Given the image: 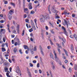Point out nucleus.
Returning a JSON list of instances; mask_svg holds the SVG:
<instances>
[{
    "label": "nucleus",
    "instance_id": "nucleus-25",
    "mask_svg": "<svg viewBox=\"0 0 77 77\" xmlns=\"http://www.w3.org/2000/svg\"><path fill=\"white\" fill-rule=\"evenodd\" d=\"M24 30H23V31H22V36H24V33H25V32H24Z\"/></svg>",
    "mask_w": 77,
    "mask_h": 77
},
{
    "label": "nucleus",
    "instance_id": "nucleus-10",
    "mask_svg": "<svg viewBox=\"0 0 77 77\" xmlns=\"http://www.w3.org/2000/svg\"><path fill=\"white\" fill-rule=\"evenodd\" d=\"M27 71L28 73L29 77H32V75H31V73H30V71H29V69L28 68H27Z\"/></svg>",
    "mask_w": 77,
    "mask_h": 77
},
{
    "label": "nucleus",
    "instance_id": "nucleus-1",
    "mask_svg": "<svg viewBox=\"0 0 77 77\" xmlns=\"http://www.w3.org/2000/svg\"><path fill=\"white\" fill-rule=\"evenodd\" d=\"M47 19V18H50L49 17H46V16H44V15H42L41 16V18L40 19V20L42 23H44L45 21V19Z\"/></svg>",
    "mask_w": 77,
    "mask_h": 77
},
{
    "label": "nucleus",
    "instance_id": "nucleus-8",
    "mask_svg": "<svg viewBox=\"0 0 77 77\" xmlns=\"http://www.w3.org/2000/svg\"><path fill=\"white\" fill-rule=\"evenodd\" d=\"M51 11H52V12L54 13V12H56L57 11H56V10L54 9V7H52V8H51Z\"/></svg>",
    "mask_w": 77,
    "mask_h": 77
},
{
    "label": "nucleus",
    "instance_id": "nucleus-37",
    "mask_svg": "<svg viewBox=\"0 0 77 77\" xmlns=\"http://www.w3.org/2000/svg\"><path fill=\"white\" fill-rule=\"evenodd\" d=\"M60 65H62V63H61V61L60 60H59L58 61Z\"/></svg>",
    "mask_w": 77,
    "mask_h": 77
},
{
    "label": "nucleus",
    "instance_id": "nucleus-24",
    "mask_svg": "<svg viewBox=\"0 0 77 77\" xmlns=\"http://www.w3.org/2000/svg\"><path fill=\"white\" fill-rule=\"evenodd\" d=\"M11 5H12V6H14V7H15V4H14L13 3L11 2Z\"/></svg>",
    "mask_w": 77,
    "mask_h": 77
},
{
    "label": "nucleus",
    "instance_id": "nucleus-56",
    "mask_svg": "<svg viewBox=\"0 0 77 77\" xmlns=\"http://www.w3.org/2000/svg\"><path fill=\"white\" fill-rule=\"evenodd\" d=\"M7 28H8V29H9V24H7Z\"/></svg>",
    "mask_w": 77,
    "mask_h": 77
},
{
    "label": "nucleus",
    "instance_id": "nucleus-48",
    "mask_svg": "<svg viewBox=\"0 0 77 77\" xmlns=\"http://www.w3.org/2000/svg\"><path fill=\"white\" fill-rule=\"evenodd\" d=\"M25 21L26 23H29V20L28 19H26Z\"/></svg>",
    "mask_w": 77,
    "mask_h": 77
},
{
    "label": "nucleus",
    "instance_id": "nucleus-58",
    "mask_svg": "<svg viewBox=\"0 0 77 77\" xmlns=\"http://www.w3.org/2000/svg\"><path fill=\"white\" fill-rule=\"evenodd\" d=\"M3 42H5V41H6V40H5V38H3Z\"/></svg>",
    "mask_w": 77,
    "mask_h": 77
},
{
    "label": "nucleus",
    "instance_id": "nucleus-47",
    "mask_svg": "<svg viewBox=\"0 0 77 77\" xmlns=\"http://www.w3.org/2000/svg\"><path fill=\"white\" fill-rule=\"evenodd\" d=\"M38 1L37 0H36L34 1V3H35V4H36L37 3H38Z\"/></svg>",
    "mask_w": 77,
    "mask_h": 77
},
{
    "label": "nucleus",
    "instance_id": "nucleus-42",
    "mask_svg": "<svg viewBox=\"0 0 77 77\" xmlns=\"http://www.w3.org/2000/svg\"><path fill=\"white\" fill-rule=\"evenodd\" d=\"M69 71L70 72H71V71H72V69H71V68H69Z\"/></svg>",
    "mask_w": 77,
    "mask_h": 77
},
{
    "label": "nucleus",
    "instance_id": "nucleus-7",
    "mask_svg": "<svg viewBox=\"0 0 77 77\" xmlns=\"http://www.w3.org/2000/svg\"><path fill=\"white\" fill-rule=\"evenodd\" d=\"M55 59L57 62L59 61V59L57 58V57L56 54H55Z\"/></svg>",
    "mask_w": 77,
    "mask_h": 77
},
{
    "label": "nucleus",
    "instance_id": "nucleus-36",
    "mask_svg": "<svg viewBox=\"0 0 77 77\" xmlns=\"http://www.w3.org/2000/svg\"><path fill=\"white\" fill-rule=\"evenodd\" d=\"M24 11L25 12V11H29V10H28V8H24Z\"/></svg>",
    "mask_w": 77,
    "mask_h": 77
},
{
    "label": "nucleus",
    "instance_id": "nucleus-50",
    "mask_svg": "<svg viewBox=\"0 0 77 77\" xmlns=\"http://www.w3.org/2000/svg\"><path fill=\"white\" fill-rule=\"evenodd\" d=\"M51 32L52 33L54 34V31L53 30H51Z\"/></svg>",
    "mask_w": 77,
    "mask_h": 77
},
{
    "label": "nucleus",
    "instance_id": "nucleus-14",
    "mask_svg": "<svg viewBox=\"0 0 77 77\" xmlns=\"http://www.w3.org/2000/svg\"><path fill=\"white\" fill-rule=\"evenodd\" d=\"M31 22L32 26H35V24H34V23H33V21L32 20H31Z\"/></svg>",
    "mask_w": 77,
    "mask_h": 77
},
{
    "label": "nucleus",
    "instance_id": "nucleus-45",
    "mask_svg": "<svg viewBox=\"0 0 77 77\" xmlns=\"http://www.w3.org/2000/svg\"><path fill=\"white\" fill-rule=\"evenodd\" d=\"M29 32H32V31H33V29H32V28L31 29H30L29 30Z\"/></svg>",
    "mask_w": 77,
    "mask_h": 77
},
{
    "label": "nucleus",
    "instance_id": "nucleus-21",
    "mask_svg": "<svg viewBox=\"0 0 77 77\" xmlns=\"http://www.w3.org/2000/svg\"><path fill=\"white\" fill-rule=\"evenodd\" d=\"M2 51L3 52H4V51H6V49L5 48H2Z\"/></svg>",
    "mask_w": 77,
    "mask_h": 77
},
{
    "label": "nucleus",
    "instance_id": "nucleus-6",
    "mask_svg": "<svg viewBox=\"0 0 77 77\" xmlns=\"http://www.w3.org/2000/svg\"><path fill=\"white\" fill-rule=\"evenodd\" d=\"M40 49L41 54H42L43 56H44V52H43V49H42V47L41 46H40Z\"/></svg>",
    "mask_w": 77,
    "mask_h": 77
},
{
    "label": "nucleus",
    "instance_id": "nucleus-2",
    "mask_svg": "<svg viewBox=\"0 0 77 77\" xmlns=\"http://www.w3.org/2000/svg\"><path fill=\"white\" fill-rule=\"evenodd\" d=\"M64 23H63V25H65L66 24L67 25V28H68V21L69 20H65V19H64Z\"/></svg>",
    "mask_w": 77,
    "mask_h": 77
},
{
    "label": "nucleus",
    "instance_id": "nucleus-23",
    "mask_svg": "<svg viewBox=\"0 0 77 77\" xmlns=\"http://www.w3.org/2000/svg\"><path fill=\"white\" fill-rule=\"evenodd\" d=\"M35 11H31L30 12V14H35Z\"/></svg>",
    "mask_w": 77,
    "mask_h": 77
},
{
    "label": "nucleus",
    "instance_id": "nucleus-55",
    "mask_svg": "<svg viewBox=\"0 0 77 77\" xmlns=\"http://www.w3.org/2000/svg\"><path fill=\"white\" fill-rule=\"evenodd\" d=\"M47 48H48V50H50V49L51 48V47H50V46H48L47 47Z\"/></svg>",
    "mask_w": 77,
    "mask_h": 77
},
{
    "label": "nucleus",
    "instance_id": "nucleus-54",
    "mask_svg": "<svg viewBox=\"0 0 77 77\" xmlns=\"http://www.w3.org/2000/svg\"><path fill=\"white\" fill-rule=\"evenodd\" d=\"M49 23L50 24V25H51V26L52 27H53V25L52 24H51V23L50 22H49Z\"/></svg>",
    "mask_w": 77,
    "mask_h": 77
},
{
    "label": "nucleus",
    "instance_id": "nucleus-59",
    "mask_svg": "<svg viewBox=\"0 0 77 77\" xmlns=\"http://www.w3.org/2000/svg\"><path fill=\"white\" fill-rule=\"evenodd\" d=\"M65 52L66 55L68 56V53H67L68 52H67V51H66Z\"/></svg>",
    "mask_w": 77,
    "mask_h": 77
},
{
    "label": "nucleus",
    "instance_id": "nucleus-9",
    "mask_svg": "<svg viewBox=\"0 0 77 77\" xmlns=\"http://www.w3.org/2000/svg\"><path fill=\"white\" fill-rule=\"evenodd\" d=\"M32 3H29V9H32Z\"/></svg>",
    "mask_w": 77,
    "mask_h": 77
},
{
    "label": "nucleus",
    "instance_id": "nucleus-16",
    "mask_svg": "<svg viewBox=\"0 0 77 77\" xmlns=\"http://www.w3.org/2000/svg\"><path fill=\"white\" fill-rule=\"evenodd\" d=\"M50 55L51 57V58H52V59H54L53 58H54V57H53V54H51V53H50Z\"/></svg>",
    "mask_w": 77,
    "mask_h": 77
},
{
    "label": "nucleus",
    "instance_id": "nucleus-20",
    "mask_svg": "<svg viewBox=\"0 0 77 77\" xmlns=\"http://www.w3.org/2000/svg\"><path fill=\"white\" fill-rule=\"evenodd\" d=\"M33 47L32 45H30V50H33Z\"/></svg>",
    "mask_w": 77,
    "mask_h": 77
},
{
    "label": "nucleus",
    "instance_id": "nucleus-43",
    "mask_svg": "<svg viewBox=\"0 0 77 77\" xmlns=\"http://www.w3.org/2000/svg\"><path fill=\"white\" fill-rule=\"evenodd\" d=\"M52 68L53 69H55V66H54V65H53V66H52Z\"/></svg>",
    "mask_w": 77,
    "mask_h": 77
},
{
    "label": "nucleus",
    "instance_id": "nucleus-30",
    "mask_svg": "<svg viewBox=\"0 0 77 77\" xmlns=\"http://www.w3.org/2000/svg\"><path fill=\"white\" fill-rule=\"evenodd\" d=\"M68 32H69V33L70 34H71L72 33H71V30H70V29H68Z\"/></svg>",
    "mask_w": 77,
    "mask_h": 77
},
{
    "label": "nucleus",
    "instance_id": "nucleus-62",
    "mask_svg": "<svg viewBox=\"0 0 77 77\" xmlns=\"http://www.w3.org/2000/svg\"><path fill=\"white\" fill-rule=\"evenodd\" d=\"M9 70L10 72H12V68L10 67L9 68Z\"/></svg>",
    "mask_w": 77,
    "mask_h": 77
},
{
    "label": "nucleus",
    "instance_id": "nucleus-39",
    "mask_svg": "<svg viewBox=\"0 0 77 77\" xmlns=\"http://www.w3.org/2000/svg\"><path fill=\"white\" fill-rule=\"evenodd\" d=\"M29 65L31 67H33V64H32V63H30Z\"/></svg>",
    "mask_w": 77,
    "mask_h": 77
},
{
    "label": "nucleus",
    "instance_id": "nucleus-32",
    "mask_svg": "<svg viewBox=\"0 0 77 77\" xmlns=\"http://www.w3.org/2000/svg\"><path fill=\"white\" fill-rule=\"evenodd\" d=\"M32 50H30L31 53L32 54H34V51Z\"/></svg>",
    "mask_w": 77,
    "mask_h": 77
},
{
    "label": "nucleus",
    "instance_id": "nucleus-27",
    "mask_svg": "<svg viewBox=\"0 0 77 77\" xmlns=\"http://www.w3.org/2000/svg\"><path fill=\"white\" fill-rule=\"evenodd\" d=\"M49 41H50V42L51 45H53V43L52 41H51V40L50 39L49 40Z\"/></svg>",
    "mask_w": 77,
    "mask_h": 77
},
{
    "label": "nucleus",
    "instance_id": "nucleus-4",
    "mask_svg": "<svg viewBox=\"0 0 77 77\" xmlns=\"http://www.w3.org/2000/svg\"><path fill=\"white\" fill-rule=\"evenodd\" d=\"M62 29L64 30V33L67 36H68V33L67 32H66V29H65V28L64 27V26L62 27Z\"/></svg>",
    "mask_w": 77,
    "mask_h": 77
},
{
    "label": "nucleus",
    "instance_id": "nucleus-29",
    "mask_svg": "<svg viewBox=\"0 0 77 77\" xmlns=\"http://www.w3.org/2000/svg\"><path fill=\"white\" fill-rule=\"evenodd\" d=\"M23 8H25V2H23Z\"/></svg>",
    "mask_w": 77,
    "mask_h": 77
},
{
    "label": "nucleus",
    "instance_id": "nucleus-40",
    "mask_svg": "<svg viewBox=\"0 0 77 77\" xmlns=\"http://www.w3.org/2000/svg\"><path fill=\"white\" fill-rule=\"evenodd\" d=\"M26 17H27V15H26V14H24L23 15V18H26Z\"/></svg>",
    "mask_w": 77,
    "mask_h": 77
},
{
    "label": "nucleus",
    "instance_id": "nucleus-31",
    "mask_svg": "<svg viewBox=\"0 0 77 77\" xmlns=\"http://www.w3.org/2000/svg\"><path fill=\"white\" fill-rule=\"evenodd\" d=\"M37 48H36V46H35L33 49L34 51H36L37 50Z\"/></svg>",
    "mask_w": 77,
    "mask_h": 77
},
{
    "label": "nucleus",
    "instance_id": "nucleus-5",
    "mask_svg": "<svg viewBox=\"0 0 77 77\" xmlns=\"http://www.w3.org/2000/svg\"><path fill=\"white\" fill-rule=\"evenodd\" d=\"M17 31V33L19 34L20 33V25H17V26L16 27Z\"/></svg>",
    "mask_w": 77,
    "mask_h": 77
},
{
    "label": "nucleus",
    "instance_id": "nucleus-26",
    "mask_svg": "<svg viewBox=\"0 0 77 77\" xmlns=\"http://www.w3.org/2000/svg\"><path fill=\"white\" fill-rule=\"evenodd\" d=\"M4 69L5 71H8V68L6 67H4Z\"/></svg>",
    "mask_w": 77,
    "mask_h": 77
},
{
    "label": "nucleus",
    "instance_id": "nucleus-35",
    "mask_svg": "<svg viewBox=\"0 0 77 77\" xmlns=\"http://www.w3.org/2000/svg\"><path fill=\"white\" fill-rule=\"evenodd\" d=\"M50 8H48V12L49 13V14H51V12L50 11Z\"/></svg>",
    "mask_w": 77,
    "mask_h": 77
},
{
    "label": "nucleus",
    "instance_id": "nucleus-44",
    "mask_svg": "<svg viewBox=\"0 0 77 77\" xmlns=\"http://www.w3.org/2000/svg\"><path fill=\"white\" fill-rule=\"evenodd\" d=\"M37 68H39V63H38L37 65Z\"/></svg>",
    "mask_w": 77,
    "mask_h": 77
},
{
    "label": "nucleus",
    "instance_id": "nucleus-64",
    "mask_svg": "<svg viewBox=\"0 0 77 77\" xmlns=\"http://www.w3.org/2000/svg\"><path fill=\"white\" fill-rule=\"evenodd\" d=\"M8 60L10 62V63H12V60H11L10 59H9Z\"/></svg>",
    "mask_w": 77,
    "mask_h": 77
},
{
    "label": "nucleus",
    "instance_id": "nucleus-41",
    "mask_svg": "<svg viewBox=\"0 0 77 77\" xmlns=\"http://www.w3.org/2000/svg\"><path fill=\"white\" fill-rule=\"evenodd\" d=\"M4 62L3 61V60H2L0 62V63L1 65Z\"/></svg>",
    "mask_w": 77,
    "mask_h": 77
},
{
    "label": "nucleus",
    "instance_id": "nucleus-12",
    "mask_svg": "<svg viewBox=\"0 0 77 77\" xmlns=\"http://www.w3.org/2000/svg\"><path fill=\"white\" fill-rule=\"evenodd\" d=\"M4 64L5 66H8V65H9V63H8L5 62V63H4Z\"/></svg>",
    "mask_w": 77,
    "mask_h": 77
},
{
    "label": "nucleus",
    "instance_id": "nucleus-15",
    "mask_svg": "<svg viewBox=\"0 0 77 77\" xmlns=\"http://www.w3.org/2000/svg\"><path fill=\"white\" fill-rule=\"evenodd\" d=\"M73 36L75 38V39H76H76H77V35L75 34H74V35H73Z\"/></svg>",
    "mask_w": 77,
    "mask_h": 77
},
{
    "label": "nucleus",
    "instance_id": "nucleus-28",
    "mask_svg": "<svg viewBox=\"0 0 77 77\" xmlns=\"http://www.w3.org/2000/svg\"><path fill=\"white\" fill-rule=\"evenodd\" d=\"M22 50L21 49H20L19 50V53H20V54H23V52L22 51Z\"/></svg>",
    "mask_w": 77,
    "mask_h": 77
},
{
    "label": "nucleus",
    "instance_id": "nucleus-49",
    "mask_svg": "<svg viewBox=\"0 0 77 77\" xmlns=\"http://www.w3.org/2000/svg\"><path fill=\"white\" fill-rule=\"evenodd\" d=\"M32 62L33 63H36V61L35 60H33V61Z\"/></svg>",
    "mask_w": 77,
    "mask_h": 77
},
{
    "label": "nucleus",
    "instance_id": "nucleus-18",
    "mask_svg": "<svg viewBox=\"0 0 77 77\" xmlns=\"http://www.w3.org/2000/svg\"><path fill=\"white\" fill-rule=\"evenodd\" d=\"M23 47L25 49H27V48H28V46L26 45H24Z\"/></svg>",
    "mask_w": 77,
    "mask_h": 77
},
{
    "label": "nucleus",
    "instance_id": "nucleus-17",
    "mask_svg": "<svg viewBox=\"0 0 77 77\" xmlns=\"http://www.w3.org/2000/svg\"><path fill=\"white\" fill-rule=\"evenodd\" d=\"M68 13V11H67V10H65L64 12V14L65 15H67Z\"/></svg>",
    "mask_w": 77,
    "mask_h": 77
},
{
    "label": "nucleus",
    "instance_id": "nucleus-46",
    "mask_svg": "<svg viewBox=\"0 0 77 77\" xmlns=\"http://www.w3.org/2000/svg\"><path fill=\"white\" fill-rule=\"evenodd\" d=\"M62 40L64 43L65 42V39L62 38Z\"/></svg>",
    "mask_w": 77,
    "mask_h": 77
},
{
    "label": "nucleus",
    "instance_id": "nucleus-13",
    "mask_svg": "<svg viewBox=\"0 0 77 77\" xmlns=\"http://www.w3.org/2000/svg\"><path fill=\"white\" fill-rule=\"evenodd\" d=\"M71 50L72 51H72L74 50L73 48V45L72 44L71 45Z\"/></svg>",
    "mask_w": 77,
    "mask_h": 77
},
{
    "label": "nucleus",
    "instance_id": "nucleus-3",
    "mask_svg": "<svg viewBox=\"0 0 77 77\" xmlns=\"http://www.w3.org/2000/svg\"><path fill=\"white\" fill-rule=\"evenodd\" d=\"M17 42H16L15 43L14 45H15V46H17V44L18 45H19L21 44V43H20V40L19 39V38H17Z\"/></svg>",
    "mask_w": 77,
    "mask_h": 77
},
{
    "label": "nucleus",
    "instance_id": "nucleus-11",
    "mask_svg": "<svg viewBox=\"0 0 77 77\" xmlns=\"http://www.w3.org/2000/svg\"><path fill=\"white\" fill-rule=\"evenodd\" d=\"M8 18L9 20H11L12 19V15H10L9 14H8Z\"/></svg>",
    "mask_w": 77,
    "mask_h": 77
},
{
    "label": "nucleus",
    "instance_id": "nucleus-19",
    "mask_svg": "<svg viewBox=\"0 0 77 77\" xmlns=\"http://www.w3.org/2000/svg\"><path fill=\"white\" fill-rule=\"evenodd\" d=\"M74 69L76 71L77 70V65H75L74 67Z\"/></svg>",
    "mask_w": 77,
    "mask_h": 77
},
{
    "label": "nucleus",
    "instance_id": "nucleus-61",
    "mask_svg": "<svg viewBox=\"0 0 77 77\" xmlns=\"http://www.w3.org/2000/svg\"><path fill=\"white\" fill-rule=\"evenodd\" d=\"M11 38H14V37H15V35H11Z\"/></svg>",
    "mask_w": 77,
    "mask_h": 77
},
{
    "label": "nucleus",
    "instance_id": "nucleus-60",
    "mask_svg": "<svg viewBox=\"0 0 77 77\" xmlns=\"http://www.w3.org/2000/svg\"><path fill=\"white\" fill-rule=\"evenodd\" d=\"M45 29H46V30H48V26H45Z\"/></svg>",
    "mask_w": 77,
    "mask_h": 77
},
{
    "label": "nucleus",
    "instance_id": "nucleus-33",
    "mask_svg": "<svg viewBox=\"0 0 77 77\" xmlns=\"http://www.w3.org/2000/svg\"><path fill=\"white\" fill-rule=\"evenodd\" d=\"M4 31V29H1V31H0V33H2V32Z\"/></svg>",
    "mask_w": 77,
    "mask_h": 77
},
{
    "label": "nucleus",
    "instance_id": "nucleus-57",
    "mask_svg": "<svg viewBox=\"0 0 77 77\" xmlns=\"http://www.w3.org/2000/svg\"><path fill=\"white\" fill-rule=\"evenodd\" d=\"M39 71L40 74H41V73H42V71H41V69H39Z\"/></svg>",
    "mask_w": 77,
    "mask_h": 77
},
{
    "label": "nucleus",
    "instance_id": "nucleus-38",
    "mask_svg": "<svg viewBox=\"0 0 77 77\" xmlns=\"http://www.w3.org/2000/svg\"><path fill=\"white\" fill-rule=\"evenodd\" d=\"M17 48H14V53H17Z\"/></svg>",
    "mask_w": 77,
    "mask_h": 77
},
{
    "label": "nucleus",
    "instance_id": "nucleus-51",
    "mask_svg": "<svg viewBox=\"0 0 77 77\" xmlns=\"http://www.w3.org/2000/svg\"><path fill=\"white\" fill-rule=\"evenodd\" d=\"M4 22V21H3V20H2L0 21V23H3Z\"/></svg>",
    "mask_w": 77,
    "mask_h": 77
},
{
    "label": "nucleus",
    "instance_id": "nucleus-53",
    "mask_svg": "<svg viewBox=\"0 0 77 77\" xmlns=\"http://www.w3.org/2000/svg\"><path fill=\"white\" fill-rule=\"evenodd\" d=\"M30 40L31 41H32V42L33 41V38H30Z\"/></svg>",
    "mask_w": 77,
    "mask_h": 77
},
{
    "label": "nucleus",
    "instance_id": "nucleus-52",
    "mask_svg": "<svg viewBox=\"0 0 77 77\" xmlns=\"http://www.w3.org/2000/svg\"><path fill=\"white\" fill-rule=\"evenodd\" d=\"M7 53H8V54H9V48H8Z\"/></svg>",
    "mask_w": 77,
    "mask_h": 77
},
{
    "label": "nucleus",
    "instance_id": "nucleus-34",
    "mask_svg": "<svg viewBox=\"0 0 77 77\" xmlns=\"http://www.w3.org/2000/svg\"><path fill=\"white\" fill-rule=\"evenodd\" d=\"M57 50H58V51L59 52V54H60V52H61V51H60V49L59 48H57Z\"/></svg>",
    "mask_w": 77,
    "mask_h": 77
},
{
    "label": "nucleus",
    "instance_id": "nucleus-22",
    "mask_svg": "<svg viewBox=\"0 0 77 77\" xmlns=\"http://www.w3.org/2000/svg\"><path fill=\"white\" fill-rule=\"evenodd\" d=\"M17 69L19 72H20V68H19V66H17Z\"/></svg>",
    "mask_w": 77,
    "mask_h": 77
},
{
    "label": "nucleus",
    "instance_id": "nucleus-63",
    "mask_svg": "<svg viewBox=\"0 0 77 77\" xmlns=\"http://www.w3.org/2000/svg\"><path fill=\"white\" fill-rule=\"evenodd\" d=\"M4 45H5V44L4 45V44L2 43V47H4L5 46H4Z\"/></svg>",
    "mask_w": 77,
    "mask_h": 77
}]
</instances>
